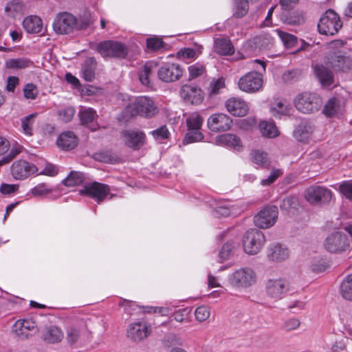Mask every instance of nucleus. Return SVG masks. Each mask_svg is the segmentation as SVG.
Returning <instances> with one entry per match:
<instances>
[{
    "label": "nucleus",
    "instance_id": "1",
    "mask_svg": "<svg viewBox=\"0 0 352 352\" xmlns=\"http://www.w3.org/2000/svg\"><path fill=\"white\" fill-rule=\"evenodd\" d=\"M157 113L158 109L154 102L146 96L137 98L133 102L125 108V113L129 114L131 117L140 115L146 118H151Z\"/></svg>",
    "mask_w": 352,
    "mask_h": 352
},
{
    "label": "nucleus",
    "instance_id": "2",
    "mask_svg": "<svg viewBox=\"0 0 352 352\" xmlns=\"http://www.w3.org/2000/svg\"><path fill=\"white\" fill-rule=\"evenodd\" d=\"M342 27V22L339 15L333 10H327L320 17L318 23L320 34L333 36Z\"/></svg>",
    "mask_w": 352,
    "mask_h": 352
},
{
    "label": "nucleus",
    "instance_id": "3",
    "mask_svg": "<svg viewBox=\"0 0 352 352\" xmlns=\"http://www.w3.org/2000/svg\"><path fill=\"white\" fill-rule=\"evenodd\" d=\"M97 52L103 58H116L123 59L128 54V48L124 43L116 41H104L96 45Z\"/></svg>",
    "mask_w": 352,
    "mask_h": 352
},
{
    "label": "nucleus",
    "instance_id": "4",
    "mask_svg": "<svg viewBox=\"0 0 352 352\" xmlns=\"http://www.w3.org/2000/svg\"><path fill=\"white\" fill-rule=\"evenodd\" d=\"M295 107L303 113H314L322 107V98L316 93L304 92L297 96Z\"/></svg>",
    "mask_w": 352,
    "mask_h": 352
},
{
    "label": "nucleus",
    "instance_id": "5",
    "mask_svg": "<svg viewBox=\"0 0 352 352\" xmlns=\"http://www.w3.org/2000/svg\"><path fill=\"white\" fill-rule=\"evenodd\" d=\"M265 242L263 233L257 229L248 230L243 236L244 251L248 254H256Z\"/></svg>",
    "mask_w": 352,
    "mask_h": 352
},
{
    "label": "nucleus",
    "instance_id": "6",
    "mask_svg": "<svg viewBox=\"0 0 352 352\" xmlns=\"http://www.w3.org/2000/svg\"><path fill=\"white\" fill-rule=\"evenodd\" d=\"M256 281V274L250 267H243L233 272L228 278L231 286L236 288H247Z\"/></svg>",
    "mask_w": 352,
    "mask_h": 352
},
{
    "label": "nucleus",
    "instance_id": "7",
    "mask_svg": "<svg viewBox=\"0 0 352 352\" xmlns=\"http://www.w3.org/2000/svg\"><path fill=\"white\" fill-rule=\"evenodd\" d=\"M290 283L285 278H271L265 283V290L267 296L278 300L283 298L290 290Z\"/></svg>",
    "mask_w": 352,
    "mask_h": 352
},
{
    "label": "nucleus",
    "instance_id": "8",
    "mask_svg": "<svg viewBox=\"0 0 352 352\" xmlns=\"http://www.w3.org/2000/svg\"><path fill=\"white\" fill-rule=\"evenodd\" d=\"M54 32L58 34H67L77 28L76 17L69 12H62L57 14L53 24Z\"/></svg>",
    "mask_w": 352,
    "mask_h": 352
},
{
    "label": "nucleus",
    "instance_id": "9",
    "mask_svg": "<svg viewBox=\"0 0 352 352\" xmlns=\"http://www.w3.org/2000/svg\"><path fill=\"white\" fill-rule=\"evenodd\" d=\"M305 196L311 204H325L331 201L332 192L324 186H311L306 189Z\"/></svg>",
    "mask_w": 352,
    "mask_h": 352
},
{
    "label": "nucleus",
    "instance_id": "10",
    "mask_svg": "<svg viewBox=\"0 0 352 352\" xmlns=\"http://www.w3.org/2000/svg\"><path fill=\"white\" fill-rule=\"evenodd\" d=\"M278 214V207L268 205L254 216V222L257 227L266 229L272 227L276 223Z\"/></svg>",
    "mask_w": 352,
    "mask_h": 352
},
{
    "label": "nucleus",
    "instance_id": "11",
    "mask_svg": "<svg viewBox=\"0 0 352 352\" xmlns=\"http://www.w3.org/2000/svg\"><path fill=\"white\" fill-rule=\"evenodd\" d=\"M263 79L261 74L250 72L240 78L238 85L239 89L247 93H255L263 87Z\"/></svg>",
    "mask_w": 352,
    "mask_h": 352
},
{
    "label": "nucleus",
    "instance_id": "12",
    "mask_svg": "<svg viewBox=\"0 0 352 352\" xmlns=\"http://www.w3.org/2000/svg\"><path fill=\"white\" fill-rule=\"evenodd\" d=\"M324 246L328 252L339 253L349 249V241L346 234L341 232H335L328 235Z\"/></svg>",
    "mask_w": 352,
    "mask_h": 352
},
{
    "label": "nucleus",
    "instance_id": "13",
    "mask_svg": "<svg viewBox=\"0 0 352 352\" xmlns=\"http://www.w3.org/2000/svg\"><path fill=\"white\" fill-rule=\"evenodd\" d=\"M110 191L111 188L107 184L93 182L87 184L84 188L80 190V193L94 199L97 203L100 204L110 194Z\"/></svg>",
    "mask_w": 352,
    "mask_h": 352
},
{
    "label": "nucleus",
    "instance_id": "14",
    "mask_svg": "<svg viewBox=\"0 0 352 352\" xmlns=\"http://www.w3.org/2000/svg\"><path fill=\"white\" fill-rule=\"evenodd\" d=\"M183 75V69L177 63H166L160 67L157 76L164 82H173L181 78Z\"/></svg>",
    "mask_w": 352,
    "mask_h": 352
},
{
    "label": "nucleus",
    "instance_id": "15",
    "mask_svg": "<svg viewBox=\"0 0 352 352\" xmlns=\"http://www.w3.org/2000/svg\"><path fill=\"white\" fill-rule=\"evenodd\" d=\"M325 64L336 72H344L352 68V59L340 52H333L326 57Z\"/></svg>",
    "mask_w": 352,
    "mask_h": 352
},
{
    "label": "nucleus",
    "instance_id": "16",
    "mask_svg": "<svg viewBox=\"0 0 352 352\" xmlns=\"http://www.w3.org/2000/svg\"><path fill=\"white\" fill-rule=\"evenodd\" d=\"M207 124L208 129L212 132H223L230 129L232 120L225 113H213L208 118Z\"/></svg>",
    "mask_w": 352,
    "mask_h": 352
},
{
    "label": "nucleus",
    "instance_id": "17",
    "mask_svg": "<svg viewBox=\"0 0 352 352\" xmlns=\"http://www.w3.org/2000/svg\"><path fill=\"white\" fill-rule=\"evenodd\" d=\"M179 94L183 100L190 104H199L204 100V93L197 86L184 85L182 86Z\"/></svg>",
    "mask_w": 352,
    "mask_h": 352
},
{
    "label": "nucleus",
    "instance_id": "18",
    "mask_svg": "<svg viewBox=\"0 0 352 352\" xmlns=\"http://www.w3.org/2000/svg\"><path fill=\"white\" fill-rule=\"evenodd\" d=\"M37 171L36 166L25 160L14 162L11 166V173L16 179H23Z\"/></svg>",
    "mask_w": 352,
    "mask_h": 352
},
{
    "label": "nucleus",
    "instance_id": "19",
    "mask_svg": "<svg viewBox=\"0 0 352 352\" xmlns=\"http://www.w3.org/2000/svg\"><path fill=\"white\" fill-rule=\"evenodd\" d=\"M325 63H316L312 66L313 72L322 87H329L334 82V75Z\"/></svg>",
    "mask_w": 352,
    "mask_h": 352
},
{
    "label": "nucleus",
    "instance_id": "20",
    "mask_svg": "<svg viewBox=\"0 0 352 352\" xmlns=\"http://www.w3.org/2000/svg\"><path fill=\"white\" fill-rule=\"evenodd\" d=\"M37 331L36 322L32 319L18 320L12 326V331L22 339L28 338L31 336L30 331Z\"/></svg>",
    "mask_w": 352,
    "mask_h": 352
},
{
    "label": "nucleus",
    "instance_id": "21",
    "mask_svg": "<svg viewBox=\"0 0 352 352\" xmlns=\"http://www.w3.org/2000/svg\"><path fill=\"white\" fill-rule=\"evenodd\" d=\"M86 328L85 322L82 320L74 321L67 330V340L69 344H74L80 341Z\"/></svg>",
    "mask_w": 352,
    "mask_h": 352
},
{
    "label": "nucleus",
    "instance_id": "22",
    "mask_svg": "<svg viewBox=\"0 0 352 352\" xmlns=\"http://www.w3.org/2000/svg\"><path fill=\"white\" fill-rule=\"evenodd\" d=\"M227 111L234 116L243 117L248 112V105L245 101L239 98H229L226 102Z\"/></svg>",
    "mask_w": 352,
    "mask_h": 352
},
{
    "label": "nucleus",
    "instance_id": "23",
    "mask_svg": "<svg viewBox=\"0 0 352 352\" xmlns=\"http://www.w3.org/2000/svg\"><path fill=\"white\" fill-rule=\"evenodd\" d=\"M151 331L144 322L131 324L127 331V337L134 342H139L147 338Z\"/></svg>",
    "mask_w": 352,
    "mask_h": 352
},
{
    "label": "nucleus",
    "instance_id": "24",
    "mask_svg": "<svg viewBox=\"0 0 352 352\" xmlns=\"http://www.w3.org/2000/svg\"><path fill=\"white\" fill-rule=\"evenodd\" d=\"M125 144L133 150H138L144 144L145 135L142 132L124 131L122 132Z\"/></svg>",
    "mask_w": 352,
    "mask_h": 352
},
{
    "label": "nucleus",
    "instance_id": "25",
    "mask_svg": "<svg viewBox=\"0 0 352 352\" xmlns=\"http://www.w3.org/2000/svg\"><path fill=\"white\" fill-rule=\"evenodd\" d=\"M56 144L62 150L70 151L77 146L78 138L73 131H64L58 137Z\"/></svg>",
    "mask_w": 352,
    "mask_h": 352
},
{
    "label": "nucleus",
    "instance_id": "26",
    "mask_svg": "<svg viewBox=\"0 0 352 352\" xmlns=\"http://www.w3.org/2000/svg\"><path fill=\"white\" fill-rule=\"evenodd\" d=\"M213 50L219 55L230 56L234 54V47L228 38L219 37L214 39Z\"/></svg>",
    "mask_w": 352,
    "mask_h": 352
},
{
    "label": "nucleus",
    "instance_id": "27",
    "mask_svg": "<svg viewBox=\"0 0 352 352\" xmlns=\"http://www.w3.org/2000/svg\"><path fill=\"white\" fill-rule=\"evenodd\" d=\"M289 256L287 248L280 243L271 245L267 249V258L273 261H281L285 260Z\"/></svg>",
    "mask_w": 352,
    "mask_h": 352
},
{
    "label": "nucleus",
    "instance_id": "28",
    "mask_svg": "<svg viewBox=\"0 0 352 352\" xmlns=\"http://www.w3.org/2000/svg\"><path fill=\"white\" fill-rule=\"evenodd\" d=\"M314 131L313 126L308 121H302L294 129V137L299 142H307Z\"/></svg>",
    "mask_w": 352,
    "mask_h": 352
},
{
    "label": "nucleus",
    "instance_id": "29",
    "mask_svg": "<svg viewBox=\"0 0 352 352\" xmlns=\"http://www.w3.org/2000/svg\"><path fill=\"white\" fill-rule=\"evenodd\" d=\"M23 27L28 33L38 34L43 29V22L36 16H29L24 19Z\"/></svg>",
    "mask_w": 352,
    "mask_h": 352
},
{
    "label": "nucleus",
    "instance_id": "30",
    "mask_svg": "<svg viewBox=\"0 0 352 352\" xmlns=\"http://www.w3.org/2000/svg\"><path fill=\"white\" fill-rule=\"evenodd\" d=\"M97 62L94 57L87 58L82 67V77L88 82L95 79Z\"/></svg>",
    "mask_w": 352,
    "mask_h": 352
},
{
    "label": "nucleus",
    "instance_id": "31",
    "mask_svg": "<svg viewBox=\"0 0 352 352\" xmlns=\"http://www.w3.org/2000/svg\"><path fill=\"white\" fill-rule=\"evenodd\" d=\"M156 67V65L147 62L138 72V78L140 82L146 87L151 86V76L153 74V69Z\"/></svg>",
    "mask_w": 352,
    "mask_h": 352
},
{
    "label": "nucleus",
    "instance_id": "32",
    "mask_svg": "<svg viewBox=\"0 0 352 352\" xmlns=\"http://www.w3.org/2000/svg\"><path fill=\"white\" fill-rule=\"evenodd\" d=\"M342 110L340 100L337 98H330L324 104L322 113L329 118L336 116Z\"/></svg>",
    "mask_w": 352,
    "mask_h": 352
},
{
    "label": "nucleus",
    "instance_id": "33",
    "mask_svg": "<svg viewBox=\"0 0 352 352\" xmlns=\"http://www.w3.org/2000/svg\"><path fill=\"white\" fill-rule=\"evenodd\" d=\"M63 338L62 331L56 326H50L43 334V339L47 343L54 344L61 341Z\"/></svg>",
    "mask_w": 352,
    "mask_h": 352
},
{
    "label": "nucleus",
    "instance_id": "34",
    "mask_svg": "<svg viewBox=\"0 0 352 352\" xmlns=\"http://www.w3.org/2000/svg\"><path fill=\"white\" fill-rule=\"evenodd\" d=\"M34 63L30 58L22 57L10 58L6 61L5 65L8 69H23L33 65Z\"/></svg>",
    "mask_w": 352,
    "mask_h": 352
},
{
    "label": "nucleus",
    "instance_id": "35",
    "mask_svg": "<svg viewBox=\"0 0 352 352\" xmlns=\"http://www.w3.org/2000/svg\"><path fill=\"white\" fill-rule=\"evenodd\" d=\"M78 117L81 125H87L93 122L98 118V115L94 109L83 107L79 111Z\"/></svg>",
    "mask_w": 352,
    "mask_h": 352
},
{
    "label": "nucleus",
    "instance_id": "36",
    "mask_svg": "<svg viewBox=\"0 0 352 352\" xmlns=\"http://www.w3.org/2000/svg\"><path fill=\"white\" fill-rule=\"evenodd\" d=\"M83 181L82 173L72 170L67 177L62 181V184L67 187H73L80 185Z\"/></svg>",
    "mask_w": 352,
    "mask_h": 352
},
{
    "label": "nucleus",
    "instance_id": "37",
    "mask_svg": "<svg viewBox=\"0 0 352 352\" xmlns=\"http://www.w3.org/2000/svg\"><path fill=\"white\" fill-rule=\"evenodd\" d=\"M219 140L224 144L240 151L243 147L241 139L236 135L231 133H226L219 137Z\"/></svg>",
    "mask_w": 352,
    "mask_h": 352
},
{
    "label": "nucleus",
    "instance_id": "38",
    "mask_svg": "<svg viewBox=\"0 0 352 352\" xmlns=\"http://www.w3.org/2000/svg\"><path fill=\"white\" fill-rule=\"evenodd\" d=\"M238 244L233 241H230L225 243L219 254V258L220 262L222 263L224 261L229 259L234 252V250L237 248Z\"/></svg>",
    "mask_w": 352,
    "mask_h": 352
},
{
    "label": "nucleus",
    "instance_id": "39",
    "mask_svg": "<svg viewBox=\"0 0 352 352\" xmlns=\"http://www.w3.org/2000/svg\"><path fill=\"white\" fill-rule=\"evenodd\" d=\"M259 128L263 136L272 138L278 135V131L274 122L261 121Z\"/></svg>",
    "mask_w": 352,
    "mask_h": 352
},
{
    "label": "nucleus",
    "instance_id": "40",
    "mask_svg": "<svg viewBox=\"0 0 352 352\" xmlns=\"http://www.w3.org/2000/svg\"><path fill=\"white\" fill-rule=\"evenodd\" d=\"M37 116V113L30 114L21 120V128L23 133L28 136L33 135V129L34 124V118Z\"/></svg>",
    "mask_w": 352,
    "mask_h": 352
},
{
    "label": "nucleus",
    "instance_id": "41",
    "mask_svg": "<svg viewBox=\"0 0 352 352\" xmlns=\"http://www.w3.org/2000/svg\"><path fill=\"white\" fill-rule=\"evenodd\" d=\"M249 2L247 0H236L233 8V16L242 18L248 13Z\"/></svg>",
    "mask_w": 352,
    "mask_h": 352
},
{
    "label": "nucleus",
    "instance_id": "42",
    "mask_svg": "<svg viewBox=\"0 0 352 352\" xmlns=\"http://www.w3.org/2000/svg\"><path fill=\"white\" fill-rule=\"evenodd\" d=\"M204 120L202 117L197 112L190 114L186 118V125L188 130H200Z\"/></svg>",
    "mask_w": 352,
    "mask_h": 352
},
{
    "label": "nucleus",
    "instance_id": "43",
    "mask_svg": "<svg viewBox=\"0 0 352 352\" xmlns=\"http://www.w3.org/2000/svg\"><path fill=\"white\" fill-rule=\"evenodd\" d=\"M340 293L344 298L352 300V274L348 275L342 281Z\"/></svg>",
    "mask_w": 352,
    "mask_h": 352
},
{
    "label": "nucleus",
    "instance_id": "44",
    "mask_svg": "<svg viewBox=\"0 0 352 352\" xmlns=\"http://www.w3.org/2000/svg\"><path fill=\"white\" fill-rule=\"evenodd\" d=\"M276 32L286 48H292L297 44L298 38L295 35L280 30H277Z\"/></svg>",
    "mask_w": 352,
    "mask_h": 352
},
{
    "label": "nucleus",
    "instance_id": "45",
    "mask_svg": "<svg viewBox=\"0 0 352 352\" xmlns=\"http://www.w3.org/2000/svg\"><path fill=\"white\" fill-rule=\"evenodd\" d=\"M52 192V188L45 183H41L32 188L30 193L34 197H41Z\"/></svg>",
    "mask_w": 352,
    "mask_h": 352
},
{
    "label": "nucleus",
    "instance_id": "46",
    "mask_svg": "<svg viewBox=\"0 0 352 352\" xmlns=\"http://www.w3.org/2000/svg\"><path fill=\"white\" fill-rule=\"evenodd\" d=\"M252 162L262 167L268 168L270 162L267 161V153L256 151L252 153Z\"/></svg>",
    "mask_w": 352,
    "mask_h": 352
},
{
    "label": "nucleus",
    "instance_id": "47",
    "mask_svg": "<svg viewBox=\"0 0 352 352\" xmlns=\"http://www.w3.org/2000/svg\"><path fill=\"white\" fill-rule=\"evenodd\" d=\"M204 139V135L199 130H188L184 139V144H190L201 141Z\"/></svg>",
    "mask_w": 352,
    "mask_h": 352
},
{
    "label": "nucleus",
    "instance_id": "48",
    "mask_svg": "<svg viewBox=\"0 0 352 352\" xmlns=\"http://www.w3.org/2000/svg\"><path fill=\"white\" fill-rule=\"evenodd\" d=\"M58 118L64 122H70L75 114V109L72 107H66L58 110Z\"/></svg>",
    "mask_w": 352,
    "mask_h": 352
},
{
    "label": "nucleus",
    "instance_id": "49",
    "mask_svg": "<svg viewBox=\"0 0 352 352\" xmlns=\"http://www.w3.org/2000/svg\"><path fill=\"white\" fill-rule=\"evenodd\" d=\"M266 40H267V38L265 36H256L250 39L247 42L246 46L248 47L254 49V50L257 49H261L262 47H265Z\"/></svg>",
    "mask_w": 352,
    "mask_h": 352
},
{
    "label": "nucleus",
    "instance_id": "50",
    "mask_svg": "<svg viewBox=\"0 0 352 352\" xmlns=\"http://www.w3.org/2000/svg\"><path fill=\"white\" fill-rule=\"evenodd\" d=\"M23 5L21 2L13 0L7 3L5 11L11 16L14 17L15 13L21 12L23 10Z\"/></svg>",
    "mask_w": 352,
    "mask_h": 352
},
{
    "label": "nucleus",
    "instance_id": "51",
    "mask_svg": "<svg viewBox=\"0 0 352 352\" xmlns=\"http://www.w3.org/2000/svg\"><path fill=\"white\" fill-rule=\"evenodd\" d=\"M189 80L201 76L206 72V67L201 64L196 63L188 67Z\"/></svg>",
    "mask_w": 352,
    "mask_h": 352
},
{
    "label": "nucleus",
    "instance_id": "52",
    "mask_svg": "<svg viewBox=\"0 0 352 352\" xmlns=\"http://www.w3.org/2000/svg\"><path fill=\"white\" fill-rule=\"evenodd\" d=\"M289 109L287 105L283 102H278L274 107L271 108V113L276 118L289 113Z\"/></svg>",
    "mask_w": 352,
    "mask_h": 352
},
{
    "label": "nucleus",
    "instance_id": "53",
    "mask_svg": "<svg viewBox=\"0 0 352 352\" xmlns=\"http://www.w3.org/2000/svg\"><path fill=\"white\" fill-rule=\"evenodd\" d=\"M299 206L298 199L295 196H289L283 200L280 208L285 210L296 209Z\"/></svg>",
    "mask_w": 352,
    "mask_h": 352
},
{
    "label": "nucleus",
    "instance_id": "54",
    "mask_svg": "<svg viewBox=\"0 0 352 352\" xmlns=\"http://www.w3.org/2000/svg\"><path fill=\"white\" fill-rule=\"evenodd\" d=\"M225 87L223 78H218L210 83L208 87V95L210 98L219 94V90Z\"/></svg>",
    "mask_w": 352,
    "mask_h": 352
},
{
    "label": "nucleus",
    "instance_id": "55",
    "mask_svg": "<svg viewBox=\"0 0 352 352\" xmlns=\"http://www.w3.org/2000/svg\"><path fill=\"white\" fill-rule=\"evenodd\" d=\"M164 46V42L162 38L158 37H153L146 38V47L152 50L157 51Z\"/></svg>",
    "mask_w": 352,
    "mask_h": 352
},
{
    "label": "nucleus",
    "instance_id": "56",
    "mask_svg": "<svg viewBox=\"0 0 352 352\" xmlns=\"http://www.w3.org/2000/svg\"><path fill=\"white\" fill-rule=\"evenodd\" d=\"M283 175V172L280 169L275 168L273 169L270 173V175L266 179H263L261 181V184L263 186H270L273 184L279 177Z\"/></svg>",
    "mask_w": 352,
    "mask_h": 352
},
{
    "label": "nucleus",
    "instance_id": "57",
    "mask_svg": "<svg viewBox=\"0 0 352 352\" xmlns=\"http://www.w3.org/2000/svg\"><path fill=\"white\" fill-rule=\"evenodd\" d=\"M195 315L198 321H205L210 316L209 309L206 306H199L195 309Z\"/></svg>",
    "mask_w": 352,
    "mask_h": 352
},
{
    "label": "nucleus",
    "instance_id": "58",
    "mask_svg": "<svg viewBox=\"0 0 352 352\" xmlns=\"http://www.w3.org/2000/svg\"><path fill=\"white\" fill-rule=\"evenodd\" d=\"M301 74L300 70H291L285 72L282 78L285 82L290 83L297 80L301 76Z\"/></svg>",
    "mask_w": 352,
    "mask_h": 352
},
{
    "label": "nucleus",
    "instance_id": "59",
    "mask_svg": "<svg viewBox=\"0 0 352 352\" xmlns=\"http://www.w3.org/2000/svg\"><path fill=\"white\" fill-rule=\"evenodd\" d=\"M23 94L27 99H35L38 94L36 85L32 83L27 84L23 88Z\"/></svg>",
    "mask_w": 352,
    "mask_h": 352
},
{
    "label": "nucleus",
    "instance_id": "60",
    "mask_svg": "<svg viewBox=\"0 0 352 352\" xmlns=\"http://www.w3.org/2000/svg\"><path fill=\"white\" fill-rule=\"evenodd\" d=\"M190 310L188 308H184L175 311L173 315L174 319L179 322H184L188 321Z\"/></svg>",
    "mask_w": 352,
    "mask_h": 352
},
{
    "label": "nucleus",
    "instance_id": "61",
    "mask_svg": "<svg viewBox=\"0 0 352 352\" xmlns=\"http://www.w3.org/2000/svg\"><path fill=\"white\" fill-rule=\"evenodd\" d=\"M300 324L299 320L296 318H289L284 322L282 329L286 331H290L296 329Z\"/></svg>",
    "mask_w": 352,
    "mask_h": 352
},
{
    "label": "nucleus",
    "instance_id": "62",
    "mask_svg": "<svg viewBox=\"0 0 352 352\" xmlns=\"http://www.w3.org/2000/svg\"><path fill=\"white\" fill-rule=\"evenodd\" d=\"M155 140H165L168 138L169 132L166 126H162L151 132Z\"/></svg>",
    "mask_w": 352,
    "mask_h": 352
},
{
    "label": "nucleus",
    "instance_id": "63",
    "mask_svg": "<svg viewBox=\"0 0 352 352\" xmlns=\"http://www.w3.org/2000/svg\"><path fill=\"white\" fill-rule=\"evenodd\" d=\"M340 190L347 199L352 201V181L344 182L340 184Z\"/></svg>",
    "mask_w": 352,
    "mask_h": 352
},
{
    "label": "nucleus",
    "instance_id": "64",
    "mask_svg": "<svg viewBox=\"0 0 352 352\" xmlns=\"http://www.w3.org/2000/svg\"><path fill=\"white\" fill-rule=\"evenodd\" d=\"M213 214L217 217H228L230 214V209L227 206H219L214 209Z\"/></svg>",
    "mask_w": 352,
    "mask_h": 352
}]
</instances>
